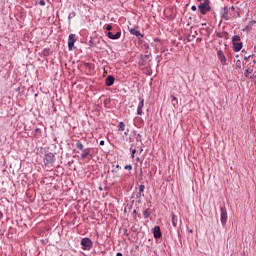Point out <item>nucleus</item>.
Masks as SVG:
<instances>
[{"label": "nucleus", "instance_id": "e433bc0d", "mask_svg": "<svg viewBox=\"0 0 256 256\" xmlns=\"http://www.w3.org/2000/svg\"><path fill=\"white\" fill-rule=\"evenodd\" d=\"M191 11H197V6L195 5L191 6Z\"/></svg>", "mask_w": 256, "mask_h": 256}, {"label": "nucleus", "instance_id": "cd10ccee", "mask_svg": "<svg viewBox=\"0 0 256 256\" xmlns=\"http://www.w3.org/2000/svg\"><path fill=\"white\" fill-rule=\"evenodd\" d=\"M75 12H71L69 15H68V19L69 21H71V19H73L75 17Z\"/></svg>", "mask_w": 256, "mask_h": 256}, {"label": "nucleus", "instance_id": "72a5a7b5", "mask_svg": "<svg viewBox=\"0 0 256 256\" xmlns=\"http://www.w3.org/2000/svg\"><path fill=\"white\" fill-rule=\"evenodd\" d=\"M154 43H161V39L158 37L154 38Z\"/></svg>", "mask_w": 256, "mask_h": 256}, {"label": "nucleus", "instance_id": "a18cd8bd", "mask_svg": "<svg viewBox=\"0 0 256 256\" xmlns=\"http://www.w3.org/2000/svg\"><path fill=\"white\" fill-rule=\"evenodd\" d=\"M0 219H3V212L0 211Z\"/></svg>", "mask_w": 256, "mask_h": 256}, {"label": "nucleus", "instance_id": "c85d7f7f", "mask_svg": "<svg viewBox=\"0 0 256 256\" xmlns=\"http://www.w3.org/2000/svg\"><path fill=\"white\" fill-rule=\"evenodd\" d=\"M137 115H143V109L139 108V106L137 107Z\"/></svg>", "mask_w": 256, "mask_h": 256}, {"label": "nucleus", "instance_id": "aec40b11", "mask_svg": "<svg viewBox=\"0 0 256 256\" xmlns=\"http://www.w3.org/2000/svg\"><path fill=\"white\" fill-rule=\"evenodd\" d=\"M118 131H125V123L124 122L118 123Z\"/></svg>", "mask_w": 256, "mask_h": 256}, {"label": "nucleus", "instance_id": "2f4dec72", "mask_svg": "<svg viewBox=\"0 0 256 256\" xmlns=\"http://www.w3.org/2000/svg\"><path fill=\"white\" fill-rule=\"evenodd\" d=\"M136 153H137V150L133 149L132 150V154H131L132 159H135V154Z\"/></svg>", "mask_w": 256, "mask_h": 256}, {"label": "nucleus", "instance_id": "58836bf2", "mask_svg": "<svg viewBox=\"0 0 256 256\" xmlns=\"http://www.w3.org/2000/svg\"><path fill=\"white\" fill-rule=\"evenodd\" d=\"M124 135H129V129H127L125 132H124Z\"/></svg>", "mask_w": 256, "mask_h": 256}, {"label": "nucleus", "instance_id": "b1692460", "mask_svg": "<svg viewBox=\"0 0 256 256\" xmlns=\"http://www.w3.org/2000/svg\"><path fill=\"white\" fill-rule=\"evenodd\" d=\"M49 52H50V49H49V48H45V49L43 50V55H44V57H49Z\"/></svg>", "mask_w": 256, "mask_h": 256}, {"label": "nucleus", "instance_id": "37998d69", "mask_svg": "<svg viewBox=\"0 0 256 256\" xmlns=\"http://www.w3.org/2000/svg\"><path fill=\"white\" fill-rule=\"evenodd\" d=\"M116 256H123V253L118 252V253L116 254Z\"/></svg>", "mask_w": 256, "mask_h": 256}, {"label": "nucleus", "instance_id": "49530a36", "mask_svg": "<svg viewBox=\"0 0 256 256\" xmlns=\"http://www.w3.org/2000/svg\"><path fill=\"white\" fill-rule=\"evenodd\" d=\"M133 214H134V215H137V210H134V211H133Z\"/></svg>", "mask_w": 256, "mask_h": 256}, {"label": "nucleus", "instance_id": "c756f323", "mask_svg": "<svg viewBox=\"0 0 256 256\" xmlns=\"http://www.w3.org/2000/svg\"><path fill=\"white\" fill-rule=\"evenodd\" d=\"M137 199H141L142 197H145V194H143L142 192L137 193L136 195Z\"/></svg>", "mask_w": 256, "mask_h": 256}, {"label": "nucleus", "instance_id": "412c9836", "mask_svg": "<svg viewBox=\"0 0 256 256\" xmlns=\"http://www.w3.org/2000/svg\"><path fill=\"white\" fill-rule=\"evenodd\" d=\"M143 217L144 219H149V217H151V212H149V210H144Z\"/></svg>", "mask_w": 256, "mask_h": 256}, {"label": "nucleus", "instance_id": "c9c22d12", "mask_svg": "<svg viewBox=\"0 0 256 256\" xmlns=\"http://www.w3.org/2000/svg\"><path fill=\"white\" fill-rule=\"evenodd\" d=\"M193 38H194V36H191V34H189L188 37H187V40L188 41H193Z\"/></svg>", "mask_w": 256, "mask_h": 256}, {"label": "nucleus", "instance_id": "a19ab883", "mask_svg": "<svg viewBox=\"0 0 256 256\" xmlns=\"http://www.w3.org/2000/svg\"><path fill=\"white\" fill-rule=\"evenodd\" d=\"M231 11H235V6L229 8Z\"/></svg>", "mask_w": 256, "mask_h": 256}, {"label": "nucleus", "instance_id": "1a4fd4ad", "mask_svg": "<svg viewBox=\"0 0 256 256\" xmlns=\"http://www.w3.org/2000/svg\"><path fill=\"white\" fill-rule=\"evenodd\" d=\"M220 17L225 21H229V8L227 7L221 8Z\"/></svg>", "mask_w": 256, "mask_h": 256}, {"label": "nucleus", "instance_id": "7c9ffc66", "mask_svg": "<svg viewBox=\"0 0 256 256\" xmlns=\"http://www.w3.org/2000/svg\"><path fill=\"white\" fill-rule=\"evenodd\" d=\"M236 68L241 69V60L236 61Z\"/></svg>", "mask_w": 256, "mask_h": 256}, {"label": "nucleus", "instance_id": "f8f14e48", "mask_svg": "<svg viewBox=\"0 0 256 256\" xmlns=\"http://www.w3.org/2000/svg\"><path fill=\"white\" fill-rule=\"evenodd\" d=\"M244 75L247 79H255V75L253 74V68H251V67H249L245 70Z\"/></svg>", "mask_w": 256, "mask_h": 256}, {"label": "nucleus", "instance_id": "f03ea898", "mask_svg": "<svg viewBox=\"0 0 256 256\" xmlns=\"http://www.w3.org/2000/svg\"><path fill=\"white\" fill-rule=\"evenodd\" d=\"M198 11L201 13V15H207V13L211 11V0H206L203 3H200L198 5Z\"/></svg>", "mask_w": 256, "mask_h": 256}, {"label": "nucleus", "instance_id": "393cba45", "mask_svg": "<svg viewBox=\"0 0 256 256\" xmlns=\"http://www.w3.org/2000/svg\"><path fill=\"white\" fill-rule=\"evenodd\" d=\"M135 135H136L135 139H136L137 143H141V141H142L141 134H135Z\"/></svg>", "mask_w": 256, "mask_h": 256}, {"label": "nucleus", "instance_id": "7ed1b4c3", "mask_svg": "<svg viewBox=\"0 0 256 256\" xmlns=\"http://www.w3.org/2000/svg\"><path fill=\"white\" fill-rule=\"evenodd\" d=\"M111 29H113V26L111 24H108L106 26V31H108V34H107L108 39H112L113 41L117 39H121V31H118L115 34H113V32H111Z\"/></svg>", "mask_w": 256, "mask_h": 256}, {"label": "nucleus", "instance_id": "c03bdc74", "mask_svg": "<svg viewBox=\"0 0 256 256\" xmlns=\"http://www.w3.org/2000/svg\"><path fill=\"white\" fill-rule=\"evenodd\" d=\"M85 67H91V64L90 63H86Z\"/></svg>", "mask_w": 256, "mask_h": 256}, {"label": "nucleus", "instance_id": "79ce46f5", "mask_svg": "<svg viewBox=\"0 0 256 256\" xmlns=\"http://www.w3.org/2000/svg\"><path fill=\"white\" fill-rule=\"evenodd\" d=\"M251 57H252L251 55H250V56H248V57H247V56H245V57H244V59H245V60H247V59H251Z\"/></svg>", "mask_w": 256, "mask_h": 256}, {"label": "nucleus", "instance_id": "5701e85b", "mask_svg": "<svg viewBox=\"0 0 256 256\" xmlns=\"http://www.w3.org/2000/svg\"><path fill=\"white\" fill-rule=\"evenodd\" d=\"M170 97L172 99V105L175 107V105H177V97H175V95H171Z\"/></svg>", "mask_w": 256, "mask_h": 256}, {"label": "nucleus", "instance_id": "bb28decb", "mask_svg": "<svg viewBox=\"0 0 256 256\" xmlns=\"http://www.w3.org/2000/svg\"><path fill=\"white\" fill-rule=\"evenodd\" d=\"M124 169H126V171H132L133 170V166L131 164H128L124 167Z\"/></svg>", "mask_w": 256, "mask_h": 256}, {"label": "nucleus", "instance_id": "20e7f679", "mask_svg": "<svg viewBox=\"0 0 256 256\" xmlns=\"http://www.w3.org/2000/svg\"><path fill=\"white\" fill-rule=\"evenodd\" d=\"M83 251H91L93 249V241L90 238H83L80 242Z\"/></svg>", "mask_w": 256, "mask_h": 256}, {"label": "nucleus", "instance_id": "9b49d317", "mask_svg": "<svg viewBox=\"0 0 256 256\" xmlns=\"http://www.w3.org/2000/svg\"><path fill=\"white\" fill-rule=\"evenodd\" d=\"M232 45H233V51L235 53H239V51L243 49V42H234L232 43Z\"/></svg>", "mask_w": 256, "mask_h": 256}, {"label": "nucleus", "instance_id": "4c0bfd02", "mask_svg": "<svg viewBox=\"0 0 256 256\" xmlns=\"http://www.w3.org/2000/svg\"><path fill=\"white\" fill-rule=\"evenodd\" d=\"M35 133H36V134H37V133H41V129L36 128V129H35Z\"/></svg>", "mask_w": 256, "mask_h": 256}, {"label": "nucleus", "instance_id": "473e14b6", "mask_svg": "<svg viewBox=\"0 0 256 256\" xmlns=\"http://www.w3.org/2000/svg\"><path fill=\"white\" fill-rule=\"evenodd\" d=\"M39 5H41L42 7H45V0H40Z\"/></svg>", "mask_w": 256, "mask_h": 256}, {"label": "nucleus", "instance_id": "423d86ee", "mask_svg": "<svg viewBox=\"0 0 256 256\" xmlns=\"http://www.w3.org/2000/svg\"><path fill=\"white\" fill-rule=\"evenodd\" d=\"M75 43H77V36L75 34H70L68 36V49L73 51V47H75Z\"/></svg>", "mask_w": 256, "mask_h": 256}, {"label": "nucleus", "instance_id": "6ab92c4d", "mask_svg": "<svg viewBox=\"0 0 256 256\" xmlns=\"http://www.w3.org/2000/svg\"><path fill=\"white\" fill-rule=\"evenodd\" d=\"M139 100L138 108L143 109V107H145V99L139 98Z\"/></svg>", "mask_w": 256, "mask_h": 256}, {"label": "nucleus", "instance_id": "9d476101", "mask_svg": "<svg viewBox=\"0 0 256 256\" xmlns=\"http://www.w3.org/2000/svg\"><path fill=\"white\" fill-rule=\"evenodd\" d=\"M114 83H115V77H113L112 75H109L106 77V79H105L106 87H112V85H114Z\"/></svg>", "mask_w": 256, "mask_h": 256}, {"label": "nucleus", "instance_id": "de8ad7c7", "mask_svg": "<svg viewBox=\"0 0 256 256\" xmlns=\"http://www.w3.org/2000/svg\"><path fill=\"white\" fill-rule=\"evenodd\" d=\"M136 161H138V162H139V161H141V159L138 157V158H136Z\"/></svg>", "mask_w": 256, "mask_h": 256}, {"label": "nucleus", "instance_id": "09e8293b", "mask_svg": "<svg viewBox=\"0 0 256 256\" xmlns=\"http://www.w3.org/2000/svg\"><path fill=\"white\" fill-rule=\"evenodd\" d=\"M205 25H207V23H202V26H205Z\"/></svg>", "mask_w": 256, "mask_h": 256}, {"label": "nucleus", "instance_id": "f704fd0d", "mask_svg": "<svg viewBox=\"0 0 256 256\" xmlns=\"http://www.w3.org/2000/svg\"><path fill=\"white\" fill-rule=\"evenodd\" d=\"M141 59H149V54H146V55H141Z\"/></svg>", "mask_w": 256, "mask_h": 256}, {"label": "nucleus", "instance_id": "2eb2a0df", "mask_svg": "<svg viewBox=\"0 0 256 256\" xmlns=\"http://www.w3.org/2000/svg\"><path fill=\"white\" fill-rule=\"evenodd\" d=\"M228 35L229 33L227 32H216V37H218L219 39H223V38L227 39Z\"/></svg>", "mask_w": 256, "mask_h": 256}, {"label": "nucleus", "instance_id": "ea45409f", "mask_svg": "<svg viewBox=\"0 0 256 256\" xmlns=\"http://www.w3.org/2000/svg\"><path fill=\"white\" fill-rule=\"evenodd\" d=\"M100 145H102V146L105 145V141H104V140H101V141H100Z\"/></svg>", "mask_w": 256, "mask_h": 256}, {"label": "nucleus", "instance_id": "0eeeda50", "mask_svg": "<svg viewBox=\"0 0 256 256\" xmlns=\"http://www.w3.org/2000/svg\"><path fill=\"white\" fill-rule=\"evenodd\" d=\"M55 161V154L46 153L44 156V165H51Z\"/></svg>", "mask_w": 256, "mask_h": 256}, {"label": "nucleus", "instance_id": "6e6552de", "mask_svg": "<svg viewBox=\"0 0 256 256\" xmlns=\"http://www.w3.org/2000/svg\"><path fill=\"white\" fill-rule=\"evenodd\" d=\"M217 57L221 63V65H227V58L225 57V54L223 53V50L217 51Z\"/></svg>", "mask_w": 256, "mask_h": 256}, {"label": "nucleus", "instance_id": "8fccbe9b", "mask_svg": "<svg viewBox=\"0 0 256 256\" xmlns=\"http://www.w3.org/2000/svg\"><path fill=\"white\" fill-rule=\"evenodd\" d=\"M162 53H165V50H162Z\"/></svg>", "mask_w": 256, "mask_h": 256}, {"label": "nucleus", "instance_id": "4be33fe9", "mask_svg": "<svg viewBox=\"0 0 256 256\" xmlns=\"http://www.w3.org/2000/svg\"><path fill=\"white\" fill-rule=\"evenodd\" d=\"M138 65H139L140 67H145V65H147V60L141 59V60L138 62Z\"/></svg>", "mask_w": 256, "mask_h": 256}, {"label": "nucleus", "instance_id": "4468645a", "mask_svg": "<svg viewBox=\"0 0 256 256\" xmlns=\"http://www.w3.org/2000/svg\"><path fill=\"white\" fill-rule=\"evenodd\" d=\"M131 35H135V37H138V39H143V34L137 28L130 29Z\"/></svg>", "mask_w": 256, "mask_h": 256}, {"label": "nucleus", "instance_id": "39448f33", "mask_svg": "<svg viewBox=\"0 0 256 256\" xmlns=\"http://www.w3.org/2000/svg\"><path fill=\"white\" fill-rule=\"evenodd\" d=\"M227 219H228L227 208H225V206H220V221L223 227L227 225Z\"/></svg>", "mask_w": 256, "mask_h": 256}, {"label": "nucleus", "instance_id": "a878e982", "mask_svg": "<svg viewBox=\"0 0 256 256\" xmlns=\"http://www.w3.org/2000/svg\"><path fill=\"white\" fill-rule=\"evenodd\" d=\"M139 193H142V194L145 193V185L141 184V185L139 186Z\"/></svg>", "mask_w": 256, "mask_h": 256}, {"label": "nucleus", "instance_id": "a211bd4d", "mask_svg": "<svg viewBox=\"0 0 256 256\" xmlns=\"http://www.w3.org/2000/svg\"><path fill=\"white\" fill-rule=\"evenodd\" d=\"M171 221H172L173 227H177L176 216L173 213L171 214Z\"/></svg>", "mask_w": 256, "mask_h": 256}, {"label": "nucleus", "instance_id": "dca6fc26", "mask_svg": "<svg viewBox=\"0 0 256 256\" xmlns=\"http://www.w3.org/2000/svg\"><path fill=\"white\" fill-rule=\"evenodd\" d=\"M112 167H113V169H112L111 171H112V173H113L114 175L117 174V173H119V171H121V167H120L119 164L113 165Z\"/></svg>", "mask_w": 256, "mask_h": 256}, {"label": "nucleus", "instance_id": "ddd939ff", "mask_svg": "<svg viewBox=\"0 0 256 256\" xmlns=\"http://www.w3.org/2000/svg\"><path fill=\"white\" fill-rule=\"evenodd\" d=\"M153 235L155 239H161L163 234L161 233V228L159 226L154 227Z\"/></svg>", "mask_w": 256, "mask_h": 256}, {"label": "nucleus", "instance_id": "f3484780", "mask_svg": "<svg viewBox=\"0 0 256 256\" xmlns=\"http://www.w3.org/2000/svg\"><path fill=\"white\" fill-rule=\"evenodd\" d=\"M241 41V36L235 35L232 37V43H239Z\"/></svg>", "mask_w": 256, "mask_h": 256}, {"label": "nucleus", "instance_id": "f257e3e1", "mask_svg": "<svg viewBox=\"0 0 256 256\" xmlns=\"http://www.w3.org/2000/svg\"><path fill=\"white\" fill-rule=\"evenodd\" d=\"M76 149L82 151L80 159H87L89 156L91 157V148H84L81 141L76 142Z\"/></svg>", "mask_w": 256, "mask_h": 256}]
</instances>
